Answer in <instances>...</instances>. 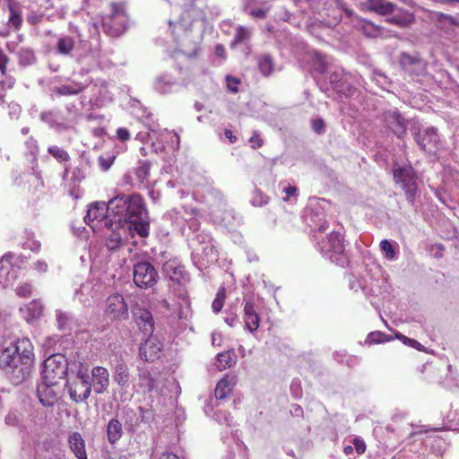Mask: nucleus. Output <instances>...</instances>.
I'll use <instances>...</instances> for the list:
<instances>
[{"label":"nucleus","instance_id":"obj_1","mask_svg":"<svg viewBox=\"0 0 459 459\" xmlns=\"http://www.w3.org/2000/svg\"><path fill=\"white\" fill-rule=\"evenodd\" d=\"M202 17L203 13L200 10L188 9L178 21H169V27L172 28L171 33L175 37L179 51L186 56H195L199 51L201 35L199 32L194 35L191 26Z\"/></svg>","mask_w":459,"mask_h":459},{"label":"nucleus","instance_id":"obj_2","mask_svg":"<svg viewBox=\"0 0 459 459\" xmlns=\"http://www.w3.org/2000/svg\"><path fill=\"white\" fill-rule=\"evenodd\" d=\"M108 216L112 221L124 224L132 216L140 218L144 213L143 200L139 195H117L108 203Z\"/></svg>","mask_w":459,"mask_h":459},{"label":"nucleus","instance_id":"obj_3","mask_svg":"<svg viewBox=\"0 0 459 459\" xmlns=\"http://www.w3.org/2000/svg\"><path fill=\"white\" fill-rule=\"evenodd\" d=\"M12 363V368H7L6 374L15 383H21L30 373L34 361L33 345L28 338L19 339V352Z\"/></svg>","mask_w":459,"mask_h":459},{"label":"nucleus","instance_id":"obj_4","mask_svg":"<svg viewBox=\"0 0 459 459\" xmlns=\"http://www.w3.org/2000/svg\"><path fill=\"white\" fill-rule=\"evenodd\" d=\"M321 253L327 256L333 263L344 266L347 262V256L344 254L343 238L339 232L333 231L326 237L325 240L317 242Z\"/></svg>","mask_w":459,"mask_h":459},{"label":"nucleus","instance_id":"obj_5","mask_svg":"<svg viewBox=\"0 0 459 459\" xmlns=\"http://www.w3.org/2000/svg\"><path fill=\"white\" fill-rule=\"evenodd\" d=\"M66 387L70 398L74 403H82L88 399L91 393V377L86 370L79 369L74 376H70Z\"/></svg>","mask_w":459,"mask_h":459},{"label":"nucleus","instance_id":"obj_6","mask_svg":"<svg viewBox=\"0 0 459 459\" xmlns=\"http://www.w3.org/2000/svg\"><path fill=\"white\" fill-rule=\"evenodd\" d=\"M67 372V362L65 356L56 353L50 355L43 364L42 380L47 383L59 384Z\"/></svg>","mask_w":459,"mask_h":459},{"label":"nucleus","instance_id":"obj_7","mask_svg":"<svg viewBox=\"0 0 459 459\" xmlns=\"http://www.w3.org/2000/svg\"><path fill=\"white\" fill-rule=\"evenodd\" d=\"M330 5H335L334 18L337 21L341 17V13H343L347 18L351 20L352 25L358 30H361L368 37H377L379 34V28L372 22L360 19L355 15L353 11L345 6V4L340 0H331Z\"/></svg>","mask_w":459,"mask_h":459},{"label":"nucleus","instance_id":"obj_8","mask_svg":"<svg viewBox=\"0 0 459 459\" xmlns=\"http://www.w3.org/2000/svg\"><path fill=\"white\" fill-rule=\"evenodd\" d=\"M394 179L403 189L406 199L413 204L418 191L416 176L412 167H399L394 170Z\"/></svg>","mask_w":459,"mask_h":459},{"label":"nucleus","instance_id":"obj_9","mask_svg":"<svg viewBox=\"0 0 459 459\" xmlns=\"http://www.w3.org/2000/svg\"><path fill=\"white\" fill-rule=\"evenodd\" d=\"M158 273L153 265L148 262L134 264V281L139 288H151L156 284Z\"/></svg>","mask_w":459,"mask_h":459},{"label":"nucleus","instance_id":"obj_10","mask_svg":"<svg viewBox=\"0 0 459 459\" xmlns=\"http://www.w3.org/2000/svg\"><path fill=\"white\" fill-rule=\"evenodd\" d=\"M108 207L105 202H95L89 205L84 221L93 230L100 228L101 223L108 226L109 223Z\"/></svg>","mask_w":459,"mask_h":459},{"label":"nucleus","instance_id":"obj_11","mask_svg":"<svg viewBox=\"0 0 459 459\" xmlns=\"http://www.w3.org/2000/svg\"><path fill=\"white\" fill-rule=\"evenodd\" d=\"M112 10V15L103 21V27L108 34L116 37L125 31L126 17L121 5L113 4Z\"/></svg>","mask_w":459,"mask_h":459},{"label":"nucleus","instance_id":"obj_12","mask_svg":"<svg viewBox=\"0 0 459 459\" xmlns=\"http://www.w3.org/2000/svg\"><path fill=\"white\" fill-rule=\"evenodd\" d=\"M417 144L426 152L435 153L440 145L439 136L434 127H427L414 133Z\"/></svg>","mask_w":459,"mask_h":459},{"label":"nucleus","instance_id":"obj_13","mask_svg":"<svg viewBox=\"0 0 459 459\" xmlns=\"http://www.w3.org/2000/svg\"><path fill=\"white\" fill-rule=\"evenodd\" d=\"M105 315L111 320H123L128 317V307L120 294H113L106 300Z\"/></svg>","mask_w":459,"mask_h":459},{"label":"nucleus","instance_id":"obj_14","mask_svg":"<svg viewBox=\"0 0 459 459\" xmlns=\"http://www.w3.org/2000/svg\"><path fill=\"white\" fill-rule=\"evenodd\" d=\"M180 139L178 134L164 130L157 137V142L153 143L154 150L157 153L165 152L174 154L179 148Z\"/></svg>","mask_w":459,"mask_h":459},{"label":"nucleus","instance_id":"obj_15","mask_svg":"<svg viewBox=\"0 0 459 459\" xmlns=\"http://www.w3.org/2000/svg\"><path fill=\"white\" fill-rule=\"evenodd\" d=\"M400 64L406 73L417 78L428 75L426 62L417 56L403 53L401 55Z\"/></svg>","mask_w":459,"mask_h":459},{"label":"nucleus","instance_id":"obj_16","mask_svg":"<svg viewBox=\"0 0 459 459\" xmlns=\"http://www.w3.org/2000/svg\"><path fill=\"white\" fill-rule=\"evenodd\" d=\"M162 343L153 335H150L139 347V355L144 361H154L160 358Z\"/></svg>","mask_w":459,"mask_h":459},{"label":"nucleus","instance_id":"obj_17","mask_svg":"<svg viewBox=\"0 0 459 459\" xmlns=\"http://www.w3.org/2000/svg\"><path fill=\"white\" fill-rule=\"evenodd\" d=\"M58 384L47 383L42 380L37 387V395L43 406H53L58 399Z\"/></svg>","mask_w":459,"mask_h":459},{"label":"nucleus","instance_id":"obj_18","mask_svg":"<svg viewBox=\"0 0 459 459\" xmlns=\"http://www.w3.org/2000/svg\"><path fill=\"white\" fill-rule=\"evenodd\" d=\"M140 217L141 218H137V215H134L123 224L124 227L126 228L127 235L133 237L134 233H136L142 238H145L149 235V222L147 220V211L145 209L144 213Z\"/></svg>","mask_w":459,"mask_h":459},{"label":"nucleus","instance_id":"obj_19","mask_svg":"<svg viewBox=\"0 0 459 459\" xmlns=\"http://www.w3.org/2000/svg\"><path fill=\"white\" fill-rule=\"evenodd\" d=\"M132 313L136 325L144 333H152L153 332L154 320L148 309L135 305L132 308Z\"/></svg>","mask_w":459,"mask_h":459},{"label":"nucleus","instance_id":"obj_20","mask_svg":"<svg viewBox=\"0 0 459 459\" xmlns=\"http://www.w3.org/2000/svg\"><path fill=\"white\" fill-rule=\"evenodd\" d=\"M110 233L107 238L106 245L109 250L118 248L122 241L127 238L126 228L123 224L109 220Z\"/></svg>","mask_w":459,"mask_h":459},{"label":"nucleus","instance_id":"obj_21","mask_svg":"<svg viewBox=\"0 0 459 459\" xmlns=\"http://www.w3.org/2000/svg\"><path fill=\"white\" fill-rule=\"evenodd\" d=\"M386 126L398 136L402 137L406 132V121L396 110H388L384 115Z\"/></svg>","mask_w":459,"mask_h":459},{"label":"nucleus","instance_id":"obj_22","mask_svg":"<svg viewBox=\"0 0 459 459\" xmlns=\"http://www.w3.org/2000/svg\"><path fill=\"white\" fill-rule=\"evenodd\" d=\"M114 381L121 387H126L129 385L130 374L129 368L122 357L115 359L112 364Z\"/></svg>","mask_w":459,"mask_h":459},{"label":"nucleus","instance_id":"obj_23","mask_svg":"<svg viewBox=\"0 0 459 459\" xmlns=\"http://www.w3.org/2000/svg\"><path fill=\"white\" fill-rule=\"evenodd\" d=\"M91 380L94 392L103 394L109 385V374L103 367H94L91 370Z\"/></svg>","mask_w":459,"mask_h":459},{"label":"nucleus","instance_id":"obj_24","mask_svg":"<svg viewBox=\"0 0 459 459\" xmlns=\"http://www.w3.org/2000/svg\"><path fill=\"white\" fill-rule=\"evenodd\" d=\"M12 255H4L0 260V284L5 288L16 279V271L11 264Z\"/></svg>","mask_w":459,"mask_h":459},{"label":"nucleus","instance_id":"obj_25","mask_svg":"<svg viewBox=\"0 0 459 459\" xmlns=\"http://www.w3.org/2000/svg\"><path fill=\"white\" fill-rule=\"evenodd\" d=\"M361 10H369L380 15L392 13L395 9V4L385 0H367L360 4Z\"/></svg>","mask_w":459,"mask_h":459},{"label":"nucleus","instance_id":"obj_26","mask_svg":"<svg viewBox=\"0 0 459 459\" xmlns=\"http://www.w3.org/2000/svg\"><path fill=\"white\" fill-rule=\"evenodd\" d=\"M19 352V339L10 342L9 345L0 350V368L6 371L11 368L12 363L15 360L16 353Z\"/></svg>","mask_w":459,"mask_h":459},{"label":"nucleus","instance_id":"obj_27","mask_svg":"<svg viewBox=\"0 0 459 459\" xmlns=\"http://www.w3.org/2000/svg\"><path fill=\"white\" fill-rule=\"evenodd\" d=\"M330 82L335 91L343 96H351L354 88H352L344 77L342 72L335 71L330 75Z\"/></svg>","mask_w":459,"mask_h":459},{"label":"nucleus","instance_id":"obj_28","mask_svg":"<svg viewBox=\"0 0 459 459\" xmlns=\"http://www.w3.org/2000/svg\"><path fill=\"white\" fill-rule=\"evenodd\" d=\"M244 321L246 329L250 333L256 331L259 327V316L256 313L254 303L250 300L245 303Z\"/></svg>","mask_w":459,"mask_h":459},{"label":"nucleus","instance_id":"obj_29","mask_svg":"<svg viewBox=\"0 0 459 459\" xmlns=\"http://www.w3.org/2000/svg\"><path fill=\"white\" fill-rule=\"evenodd\" d=\"M178 84L177 80L173 79L169 74H165L155 78L153 88L160 94H169L171 93Z\"/></svg>","mask_w":459,"mask_h":459},{"label":"nucleus","instance_id":"obj_30","mask_svg":"<svg viewBox=\"0 0 459 459\" xmlns=\"http://www.w3.org/2000/svg\"><path fill=\"white\" fill-rule=\"evenodd\" d=\"M68 444L71 451L77 459H88L85 441L79 432H73L69 435Z\"/></svg>","mask_w":459,"mask_h":459},{"label":"nucleus","instance_id":"obj_31","mask_svg":"<svg viewBox=\"0 0 459 459\" xmlns=\"http://www.w3.org/2000/svg\"><path fill=\"white\" fill-rule=\"evenodd\" d=\"M236 384L235 376H225L221 378L215 388L214 394L217 399H223L228 396Z\"/></svg>","mask_w":459,"mask_h":459},{"label":"nucleus","instance_id":"obj_32","mask_svg":"<svg viewBox=\"0 0 459 459\" xmlns=\"http://www.w3.org/2000/svg\"><path fill=\"white\" fill-rule=\"evenodd\" d=\"M200 247L196 248V252H202L207 258H214L215 249L212 242V238L207 233H201L196 236Z\"/></svg>","mask_w":459,"mask_h":459},{"label":"nucleus","instance_id":"obj_33","mask_svg":"<svg viewBox=\"0 0 459 459\" xmlns=\"http://www.w3.org/2000/svg\"><path fill=\"white\" fill-rule=\"evenodd\" d=\"M123 435L122 423L117 419H111L107 425V436L110 444L117 442Z\"/></svg>","mask_w":459,"mask_h":459},{"label":"nucleus","instance_id":"obj_34","mask_svg":"<svg viewBox=\"0 0 459 459\" xmlns=\"http://www.w3.org/2000/svg\"><path fill=\"white\" fill-rule=\"evenodd\" d=\"M387 21L394 25L399 27H407L411 25L415 21V17L413 13H410L406 10H401L398 13L394 15L393 17L387 19Z\"/></svg>","mask_w":459,"mask_h":459},{"label":"nucleus","instance_id":"obj_35","mask_svg":"<svg viewBox=\"0 0 459 459\" xmlns=\"http://www.w3.org/2000/svg\"><path fill=\"white\" fill-rule=\"evenodd\" d=\"M257 65L261 74L268 77L274 70V62L273 57L269 54H263L256 58Z\"/></svg>","mask_w":459,"mask_h":459},{"label":"nucleus","instance_id":"obj_36","mask_svg":"<svg viewBox=\"0 0 459 459\" xmlns=\"http://www.w3.org/2000/svg\"><path fill=\"white\" fill-rule=\"evenodd\" d=\"M75 41L70 36H61L57 39L56 50L58 54L68 56L74 48Z\"/></svg>","mask_w":459,"mask_h":459},{"label":"nucleus","instance_id":"obj_37","mask_svg":"<svg viewBox=\"0 0 459 459\" xmlns=\"http://www.w3.org/2000/svg\"><path fill=\"white\" fill-rule=\"evenodd\" d=\"M237 361V356L234 351H224L217 356L216 367L219 370H224L232 367Z\"/></svg>","mask_w":459,"mask_h":459},{"label":"nucleus","instance_id":"obj_38","mask_svg":"<svg viewBox=\"0 0 459 459\" xmlns=\"http://www.w3.org/2000/svg\"><path fill=\"white\" fill-rule=\"evenodd\" d=\"M384 257L388 261H394L398 257V245L388 239H383L379 244Z\"/></svg>","mask_w":459,"mask_h":459},{"label":"nucleus","instance_id":"obj_39","mask_svg":"<svg viewBox=\"0 0 459 459\" xmlns=\"http://www.w3.org/2000/svg\"><path fill=\"white\" fill-rule=\"evenodd\" d=\"M23 311V309H22ZM24 316L28 322H32L42 316L43 313V306L40 302L37 300H33L30 302L25 308Z\"/></svg>","mask_w":459,"mask_h":459},{"label":"nucleus","instance_id":"obj_40","mask_svg":"<svg viewBox=\"0 0 459 459\" xmlns=\"http://www.w3.org/2000/svg\"><path fill=\"white\" fill-rule=\"evenodd\" d=\"M178 298L181 299V302L179 303V309L177 316L179 319H187L191 315L189 298L186 291H180L178 293Z\"/></svg>","mask_w":459,"mask_h":459},{"label":"nucleus","instance_id":"obj_41","mask_svg":"<svg viewBox=\"0 0 459 459\" xmlns=\"http://www.w3.org/2000/svg\"><path fill=\"white\" fill-rule=\"evenodd\" d=\"M164 270L173 281H179L180 278L184 279L185 270L181 265H177L174 261L167 262L164 264Z\"/></svg>","mask_w":459,"mask_h":459},{"label":"nucleus","instance_id":"obj_42","mask_svg":"<svg viewBox=\"0 0 459 459\" xmlns=\"http://www.w3.org/2000/svg\"><path fill=\"white\" fill-rule=\"evenodd\" d=\"M139 385L147 392H151L154 388L155 380L147 369L139 370Z\"/></svg>","mask_w":459,"mask_h":459},{"label":"nucleus","instance_id":"obj_43","mask_svg":"<svg viewBox=\"0 0 459 459\" xmlns=\"http://www.w3.org/2000/svg\"><path fill=\"white\" fill-rule=\"evenodd\" d=\"M137 182L143 184L147 181L150 175V163L148 161H140L134 169Z\"/></svg>","mask_w":459,"mask_h":459},{"label":"nucleus","instance_id":"obj_44","mask_svg":"<svg viewBox=\"0 0 459 459\" xmlns=\"http://www.w3.org/2000/svg\"><path fill=\"white\" fill-rule=\"evenodd\" d=\"M83 86L80 83H71L57 87L56 92L59 95H74L81 92Z\"/></svg>","mask_w":459,"mask_h":459},{"label":"nucleus","instance_id":"obj_45","mask_svg":"<svg viewBox=\"0 0 459 459\" xmlns=\"http://www.w3.org/2000/svg\"><path fill=\"white\" fill-rule=\"evenodd\" d=\"M269 203V197L257 188L252 193L250 204L255 207H262Z\"/></svg>","mask_w":459,"mask_h":459},{"label":"nucleus","instance_id":"obj_46","mask_svg":"<svg viewBox=\"0 0 459 459\" xmlns=\"http://www.w3.org/2000/svg\"><path fill=\"white\" fill-rule=\"evenodd\" d=\"M251 32L250 30L243 26H238L236 30V34L234 39L232 41V45H237L239 43H246L250 39Z\"/></svg>","mask_w":459,"mask_h":459},{"label":"nucleus","instance_id":"obj_47","mask_svg":"<svg viewBox=\"0 0 459 459\" xmlns=\"http://www.w3.org/2000/svg\"><path fill=\"white\" fill-rule=\"evenodd\" d=\"M56 316L59 329L68 328L73 321V317L69 313L61 310L56 311Z\"/></svg>","mask_w":459,"mask_h":459},{"label":"nucleus","instance_id":"obj_48","mask_svg":"<svg viewBox=\"0 0 459 459\" xmlns=\"http://www.w3.org/2000/svg\"><path fill=\"white\" fill-rule=\"evenodd\" d=\"M9 25L13 27L14 29H18L22 22L21 13L19 10L12 4L9 5Z\"/></svg>","mask_w":459,"mask_h":459},{"label":"nucleus","instance_id":"obj_49","mask_svg":"<svg viewBox=\"0 0 459 459\" xmlns=\"http://www.w3.org/2000/svg\"><path fill=\"white\" fill-rule=\"evenodd\" d=\"M49 154L55 157L59 161H66L69 159L67 152L57 146H51L48 149Z\"/></svg>","mask_w":459,"mask_h":459},{"label":"nucleus","instance_id":"obj_50","mask_svg":"<svg viewBox=\"0 0 459 459\" xmlns=\"http://www.w3.org/2000/svg\"><path fill=\"white\" fill-rule=\"evenodd\" d=\"M224 299H225V289L221 288L218 290L216 298L212 304V307L215 313H218L221 310V308L223 307V303H224Z\"/></svg>","mask_w":459,"mask_h":459},{"label":"nucleus","instance_id":"obj_51","mask_svg":"<svg viewBox=\"0 0 459 459\" xmlns=\"http://www.w3.org/2000/svg\"><path fill=\"white\" fill-rule=\"evenodd\" d=\"M21 414L17 411H10L4 418L6 425L15 426L19 423Z\"/></svg>","mask_w":459,"mask_h":459},{"label":"nucleus","instance_id":"obj_52","mask_svg":"<svg viewBox=\"0 0 459 459\" xmlns=\"http://www.w3.org/2000/svg\"><path fill=\"white\" fill-rule=\"evenodd\" d=\"M31 285L25 282V283H22L21 285H19L16 289V294L19 296V297H22V298H27L29 296H30L31 294Z\"/></svg>","mask_w":459,"mask_h":459},{"label":"nucleus","instance_id":"obj_53","mask_svg":"<svg viewBox=\"0 0 459 459\" xmlns=\"http://www.w3.org/2000/svg\"><path fill=\"white\" fill-rule=\"evenodd\" d=\"M115 160L114 155H108V157L100 156L99 158V164L102 170H108L113 164Z\"/></svg>","mask_w":459,"mask_h":459},{"label":"nucleus","instance_id":"obj_54","mask_svg":"<svg viewBox=\"0 0 459 459\" xmlns=\"http://www.w3.org/2000/svg\"><path fill=\"white\" fill-rule=\"evenodd\" d=\"M226 82H227V88L229 89V91H230L231 92H234V93L238 92V87L240 83L239 79L228 75L226 77Z\"/></svg>","mask_w":459,"mask_h":459},{"label":"nucleus","instance_id":"obj_55","mask_svg":"<svg viewBox=\"0 0 459 459\" xmlns=\"http://www.w3.org/2000/svg\"><path fill=\"white\" fill-rule=\"evenodd\" d=\"M245 10L254 18L263 19L266 16L269 8H256L249 11L248 8L246 7Z\"/></svg>","mask_w":459,"mask_h":459},{"label":"nucleus","instance_id":"obj_56","mask_svg":"<svg viewBox=\"0 0 459 459\" xmlns=\"http://www.w3.org/2000/svg\"><path fill=\"white\" fill-rule=\"evenodd\" d=\"M397 338L402 340L404 344H407V345H409L412 348H415L417 350H420L421 344L418 341H416L414 339L408 338L401 333L397 334Z\"/></svg>","mask_w":459,"mask_h":459},{"label":"nucleus","instance_id":"obj_57","mask_svg":"<svg viewBox=\"0 0 459 459\" xmlns=\"http://www.w3.org/2000/svg\"><path fill=\"white\" fill-rule=\"evenodd\" d=\"M40 118L45 123H48L51 127H54L56 122V116L52 111L41 113Z\"/></svg>","mask_w":459,"mask_h":459},{"label":"nucleus","instance_id":"obj_58","mask_svg":"<svg viewBox=\"0 0 459 459\" xmlns=\"http://www.w3.org/2000/svg\"><path fill=\"white\" fill-rule=\"evenodd\" d=\"M216 420L220 422V423H225L226 425L228 426H231V422H232V417H230V415L225 411H220L216 414Z\"/></svg>","mask_w":459,"mask_h":459},{"label":"nucleus","instance_id":"obj_59","mask_svg":"<svg viewBox=\"0 0 459 459\" xmlns=\"http://www.w3.org/2000/svg\"><path fill=\"white\" fill-rule=\"evenodd\" d=\"M117 136L119 140L125 142L130 139V133L126 128L119 127L117 130Z\"/></svg>","mask_w":459,"mask_h":459},{"label":"nucleus","instance_id":"obj_60","mask_svg":"<svg viewBox=\"0 0 459 459\" xmlns=\"http://www.w3.org/2000/svg\"><path fill=\"white\" fill-rule=\"evenodd\" d=\"M249 143H251L253 148H257L262 146L263 141L260 137V135L256 133H255L250 138Z\"/></svg>","mask_w":459,"mask_h":459},{"label":"nucleus","instance_id":"obj_61","mask_svg":"<svg viewBox=\"0 0 459 459\" xmlns=\"http://www.w3.org/2000/svg\"><path fill=\"white\" fill-rule=\"evenodd\" d=\"M354 447L358 454H363L366 450V445L363 440L355 438L353 441Z\"/></svg>","mask_w":459,"mask_h":459},{"label":"nucleus","instance_id":"obj_62","mask_svg":"<svg viewBox=\"0 0 459 459\" xmlns=\"http://www.w3.org/2000/svg\"><path fill=\"white\" fill-rule=\"evenodd\" d=\"M312 127L315 132L320 134L325 128V123L322 119H315L312 122Z\"/></svg>","mask_w":459,"mask_h":459},{"label":"nucleus","instance_id":"obj_63","mask_svg":"<svg viewBox=\"0 0 459 459\" xmlns=\"http://www.w3.org/2000/svg\"><path fill=\"white\" fill-rule=\"evenodd\" d=\"M9 108L11 117L17 118L21 113V107L18 104L11 103Z\"/></svg>","mask_w":459,"mask_h":459},{"label":"nucleus","instance_id":"obj_64","mask_svg":"<svg viewBox=\"0 0 459 459\" xmlns=\"http://www.w3.org/2000/svg\"><path fill=\"white\" fill-rule=\"evenodd\" d=\"M283 192L286 194L284 200L287 201L290 196H295L297 195L298 189L296 186H288L284 187Z\"/></svg>","mask_w":459,"mask_h":459}]
</instances>
